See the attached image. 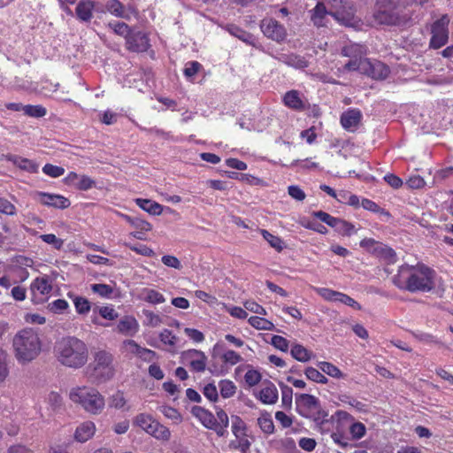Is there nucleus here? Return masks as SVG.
<instances>
[{
    "label": "nucleus",
    "mask_w": 453,
    "mask_h": 453,
    "mask_svg": "<svg viewBox=\"0 0 453 453\" xmlns=\"http://www.w3.org/2000/svg\"><path fill=\"white\" fill-rule=\"evenodd\" d=\"M39 196H41V203L47 206L63 210L68 208L71 204L66 197L60 195L41 192Z\"/></svg>",
    "instance_id": "13"
},
{
    "label": "nucleus",
    "mask_w": 453,
    "mask_h": 453,
    "mask_svg": "<svg viewBox=\"0 0 453 453\" xmlns=\"http://www.w3.org/2000/svg\"><path fill=\"white\" fill-rule=\"evenodd\" d=\"M362 114L357 109H349L341 115V124L347 130L356 129L361 122Z\"/></svg>",
    "instance_id": "14"
},
{
    "label": "nucleus",
    "mask_w": 453,
    "mask_h": 453,
    "mask_svg": "<svg viewBox=\"0 0 453 453\" xmlns=\"http://www.w3.org/2000/svg\"><path fill=\"white\" fill-rule=\"evenodd\" d=\"M58 360L65 366L80 368L83 366L88 357L86 344L76 337L62 338L55 347Z\"/></svg>",
    "instance_id": "3"
},
{
    "label": "nucleus",
    "mask_w": 453,
    "mask_h": 453,
    "mask_svg": "<svg viewBox=\"0 0 453 453\" xmlns=\"http://www.w3.org/2000/svg\"><path fill=\"white\" fill-rule=\"evenodd\" d=\"M284 63L289 66L303 69L308 66V61L301 56L291 54L286 56Z\"/></svg>",
    "instance_id": "30"
},
{
    "label": "nucleus",
    "mask_w": 453,
    "mask_h": 453,
    "mask_svg": "<svg viewBox=\"0 0 453 453\" xmlns=\"http://www.w3.org/2000/svg\"><path fill=\"white\" fill-rule=\"evenodd\" d=\"M23 111L26 115L41 118L46 115V109L42 105H25Z\"/></svg>",
    "instance_id": "41"
},
{
    "label": "nucleus",
    "mask_w": 453,
    "mask_h": 453,
    "mask_svg": "<svg viewBox=\"0 0 453 453\" xmlns=\"http://www.w3.org/2000/svg\"><path fill=\"white\" fill-rule=\"evenodd\" d=\"M259 399L265 404L275 403L278 400V390L276 387L273 383L269 382L266 387L260 390Z\"/></svg>",
    "instance_id": "18"
},
{
    "label": "nucleus",
    "mask_w": 453,
    "mask_h": 453,
    "mask_svg": "<svg viewBox=\"0 0 453 453\" xmlns=\"http://www.w3.org/2000/svg\"><path fill=\"white\" fill-rule=\"evenodd\" d=\"M280 387L281 389V400L282 403L285 406H290L292 403V396H293V390L290 387L285 385L282 382H280Z\"/></svg>",
    "instance_id": "47"
},
{
    "label": "nucleus",
    "mask_w": 453,
    "mask_h": 453,
    "mask_svg": "<svg viewBox=\"0 0 453 453\" xmlns=\"http://www.w3.org/2000/svg\"><path fill=\"white\" fill-rule=\"evenodd\" d=\"M284 103L287 106L293 109H300L303 107V103L296 90H291L286 93L284 96Z\"/></svg>",
    "instance_id": "32"
},
{
    "label": "nucleus",
    "mask_w": 453,
    "mask_h": 453,
    "mask_svg": "<svg viewBox=\"0 0 453 453\" xmlns=\"http://www.w3.org/2000/svg\"><path fill=\"white\" fill-rule=\"evenodd\" d=\"M340 3V8L335 11H329L330 16L334 17L340 23L349 26L354 19L355 9L350 3H343L342 0Z\"/></svg>",
    "instance_id": "11"
},
{
    "label": "nucleus",
    "mask_w": 453,
    "mask_h": 453,
    "mask_svg": "<svg viewBox=\"0 0 453 453\" xmlns=\"http://www.w3.org/2000/svg\"><path fill=\"white\" fill-rule=\"evenodd\" d=\"M261 234L264 239L270 244V246L275 249L278 252H280L285 248L283 241L276 235L272 234L267 230H261Z\"/></svg>",
    "instance_id": "29"
},
{
    "label": "nucleus",
    "mask_w": 453,
    "mask_h": 453,
    "mask_svg": "<svg viewBox=\"0 0 453 453\" xmlns=\"http://www.w3.org/2000/svg\"><path fill=\"white\" fill-rule=\"evenodd\" d=\"M145 301L156 304V303H162L165 300L164 296L162 294H160L159 292H157L154 289H149L147 291V296L145 297Z\"/></svg>",
    "instance_id": "55"
},
{
    "label": "nucleus",
    "mask_w": 453,
    "mask_h": 453,
    "mask_svg": "<svg viewBox=\"0 0 453 453\" xmlns=\"http://www.w3.org/2000/svg\"><path fill=\"white\" fill-rule=\"evenodd\" d=\"M41 239L46 243L52 244L57 250H60L64 244V241L53 234H42Z\"/></svg>",
    "instance_id": "52"
},
{
    "label": "nucleus",
    "mask_w": 453,
    "mask_h": 453,
    "mask_svg": "<svg viewBox=\"0 0 453 453\" xmlns=\"http://www.w3.org/2000/svg\"><path fill=\"white\" fill-rule=\"evenodd\" d=\"M318 366L323 372L331 377L337 379L343 377V373L334 365L329 362H319Z\"/></svg>",
    "instance_id": "33"
},
{
    "label": "nucleus",
    "mask_w": 453,
    "mask_h": 453,
    "mask_svg": "<svg viewBox=\"0 0 453 453\" xmlns=\"http://www.w3.org/2000/svg\"><path fill=\"white\" fill-rule=\"evenodd\" d=\"M249 323L253 327L261 330H273L274 327V325L271 321L257 316L250 317L249 319Z\"/></svg>",
    "instance_id": "34"
},
{
    "label": "nucleus",
    "mask_w": 453,
    "mask_h": 453,
    "mask_svg": "<svg viewBox=\"0 0 453 453\" xmlns=\"http://www.w3.org/2000/svg\"><path fill=\"white\" fill-rule=\"evenodd\" d=\"M257 424L260 426L261 430L265 434H272L274 430V425L273 419L270 415L267 413L262 414V416L257 419Z\"/></svg>",
    "instance_id": "37"
},
{
    "label": "nucleus",
    "mask_w": 453,
    "mask_h": 453,
    "mask_svg": "<svg viewBox=\"0 0 453 453\" xmlns=\"http://www.w3.org/2000/svg\"><path fill=\"white\" fill-rule=\"evenodd\" d=\"M138 322L132 316L123 317L117 326L118 331L126 335H134L138 331Z\"/></svg>",
    "instance_id": "16"
},
{
    "label": "nucleus",
    "mask_w": 453,
    "mask_h": 453,
    "mask_svg": "<svg viewBox=\"0 0 453 453\" xmlns=\"http://www.w3.org/2000/svg\"><path fill=\"white\" fill-rule=\"evenodd\" d=\"M335 231H337L342 235L349 236L352 234V233L354 231V225L349 221L342 219L339 226L337 227V229Z\"/></svg>",
    "instance_id": "59"
},
{
    "label": "nucleus",
    "mask_w": 453,
    "mask_h": 453,
    "mask_svg": "<svg viewBox=\"0 0 453 453\" xmlns=\"http://www.w3.org/2000/svg\"><path fill=\"white\" fill-rule=\"evenodd\" d=\"M135 203L141 209L151 215H160L163 211L161 204L149 199L137 198Z\"/></svg>",
    "instance_id": "23"
},
{
    "label": "nucleus",
    "mask_w": 453,
    "mask_h": 453,
    "mask_svg": "<svg viewBox=\"0 0 453 453\" xmlns=\"http://www.w3.org/2000/svg\"><path fill=\"white\" fill-rule=\"evenodd\" d=\"M363 65L365 66L366 69V71H365L364 73L375 80L386 79L390 72L389 68L380 61L372 63L368 59H366V62H365Z\"/></svg>",
    "instance_id": "12"
},
{
    "label": "nucleus",
    "mask_w": 453,
    "mask_h": 453,
    "mask_svg": "<svg viewBox=\"0 0 453 453\" xmlns=\"http://www.w3.org/2000/svg\"><path fill=\"white\" fill-rule=\"evenodd\" d=\"M229 447L234 449H239L242 453H247L250 447V441L245 436H241L239 439H235L229 443Z\"/></svg>",
    "instance_id": "39"
},
{
    "label": "nucleus",
    "mask_w": 453,
    "mask_h": 453,
    "mask_svg": "<svg viewBox=\"0 0 453 453\" xmlns=\"http://www.w3.org/2000/svg\"><path fill=\"white\" fill-rule=\"evenodd\" d=\"M123 345L127 351L133 354H137L142 357L144 354L150 355L151 357H156V352L149 349L142 348L134 340H126L123 342Z\"/></svg>",
    "instance_id": "24"
},
{
    "label": "nucleus",
    "mask_w": 453,
    "mask_h": 453,
    "mask_svg": "<svg viewBox=\"0 0 453 453\" xmlns=\"http://www.w3.org/2000/svg\"><path fill=\"white\" fill-rule=\"evenodd\" d=\"M159 339L163 343L168 344L170 346H174L177 340L176 336L173 335L172 332L168 329H165L160 333Z\"/></svg>",
    "instance_id": "63"
},
{
    "label": "nucleus",
    "mask_w": 453,
    "mask_h": 453,
    "mask_svg": "<svg viewBox=\"0 0 453 453\" xmlns=\"http://www.w3.org/2000/svg\"><path fill=\"white\" fill-rule=\"evenodd\" d=\"M91 289L94 293L104 297L110 296L113 292V288L107 284H93Z\"/></svg>",
    "instance_id": "50"
},
{
    "label": "nucleus",
    "mask_w": 453,
    "mask_h": 453,
    "mask_svg": "<svg viewBox=\"0 0 453 453\" xmlns=\"http://www.w3.org/2000/svg\"><path fill=\"white\" fill-rule=\"evenodd\" d=\"M93 3L81 1L76 7V14L82 21H88L92 17Z\"/></svg>",
    "instance_id": "26"
},
{
    "label": "nucleus",
    "mask_w": 453,
    "mask_h": 453,
    "mask_svg": "<svg viewBox=\"0 0 453 453\" xmlns=\"http://www.w3.org/2000/svg\"><path fill=\"white\" fill-rule=\"evenodd\" d=\"M414 270V266L402 265L398 274L394 277L395 285L410 292L432 290L434 288V270L424 265H418L417 272Z\"/></svg>",
    "instance_id": "1"
},
{
    "label": "nucleus",
    "mask_w": 453,
    "mask_h": 453,
    "mask_svg": "<svg viewBox=\"0 0 453 453\" xmlns=\"http://www.w3.org/2000/svg\"><path fill=\"white\" fill-rule=\"evenodd\" d=\"M296 405L305 411H311L319 408V400L310 394H300L296 395Z\"/></svg>",
    "instance_id": "17"
},
{
    "label": "nucleus",
    "mask_w": 453,
    "mask_h": 453,
    "mask_svg": "<svg viewBox=\"0 0 453 453\" xmlns=\"http://www.w3.org/2000/svg\"><path fill=\"white\" fill-rule=\"evenodd\" d=\"M365 62H366V59H351L345 64L344 69L348 71H359L364 73V72L366 71L365 66L363 65Z\"/></svg>",
    "instance_id": "45"
},
{
    "label": "nucleus",
    "mask_w": 453,
    "mask_h": 453,
    "mask_svg": "<svg viewBox=\"0 0 453 453\" xmlns=\"http://www.w3.org/2000/svg\"><path fill=\"white\" fill-rule=\"evenodd\" d=\"M5 157L8 161L13 162L14 165L22 170H26L30 173H36L38 170V165L27 158H21L11 154L6 155Z\"/></svg>",
    "instance_id": "21"
},
{
    "label": "nucleus",
    "mask_w": 453,
    "mask_h": 453,
    "mask_svg": "<svg viewBox=\"0 0 453 453\" xmlns=\"http://www.w3.org/2000/svg\"><path fill=\"white\" fill-rule=\"evenodd\" d=\"M362 206L364 209L367 210V211H373V212H378V213H380V214H383L387 217H390V213L387 211H385L384 209L380 208L376 203H374L373 201L372 200H369V199H363L362 200Z\"/></svg>",
    "instance_id": "43"
},
{
    "label": "nucleus",
    "mask_w": 453,
    "mask_h": 453,
    "mask_svg": "<svg viewBox=\"0 0 453 453\" xmlns=\"http://www.w3.org/2000/svg\"><path fill=\"white\" fill-rule=\"evenodd\" d=\"M73 302L76 311L79 314H87L90 311L91 305L87 298L81 296H75Z\"/></svg>",
    "instance_id": "40"
},
{
    "label": "nucleus",
    "mask_w": 453,
    "mask_h": 453,
    "mask_svg": "<svg viewBox=\"0 0 453 453\" xmlns=\"http://www.w3.org/2000/svg\"><path fill=\"white\" fill-rule=\"evenodd\" d=\"M7 353L0 350V382H3L8 376V368L6 364Z\"/></svg>",
    "instance_id": "56"
},
{
    "label": "nucleus",
    "mask_w": 453,
    "mask_h": 453,
    "mask_svg": "<svg viewBox=\"0 0 453 453\" xmlns=\"http://www.w3.org/2000/svg\"><path fill=\"white\" fill-rule=\"evenodd\" d=\"M68 303L64 299H58L49 304L50 310L55 313L62 312L68 308Z\"/></svg>",
    "instance_id": "61"
},
{
    "label": "nucleus",
    "mask_w": 453,
    "mask_h": 453,
    "mask_svg": "<svg viewBox=\"0 0 453 453\" xmlns=\"http://www.w3.org/2000/svg\"><path fill=\"white\" fill-rule=\"evenodd\" d=\"M127 404L124 394L121 391H117L112 395L109 401V406L115 409H123Z\"/></svg>",
    "instance_id": "42"
},
{
    "label": "nucleus",
    "mask_w": 453,
    "mask_h": 453,
    "mask_svg": "<svg viewBox=\"0 0 453 453\" xmlns=\"http://www.w3.org/2000/svg\"><path fill=\"white\" fill-rule=\"evenodd\" d=\"M161 260L162 263L168 267H172L177 270H180L182 267L180 261L174 256L165 255L162 257Z\"/></svg>",
    "instance_id": "58"
},
{
    "label": "nucleus",
    "mask_w": 453,
    "mask_h": 453,
    "mask_svg": "<svg viewBox=\"0 0 453 453\" xmlns=\"http://www.w3.org/2000/svg\"><path fill=\"white\" fill-rule=\"evenodd\" d=\"M304 374L309 380L318 383L326 384L328 381L325 375L313 367H307L304 371Z\"/></svg>",
    "instance_id": "38"
},
{
    "label": "nucleus",
    "mask_w": 453,
    "mask_h": 453,
    "mask_svg": "<svg viewBox=\"0 0 453 453\" xmlns=\"http://www.w3.org/2000/svg\"><path fill=\"white\" fill-rule=\"evenodd\" d=\"M271 344L283 352L288 349V341L280 335H273L271 339Z\"/></svg>",
    "instance_id": "51"
},
{
    "label": "nucleus",
    "mask_w": 453,
    "mask_h": 453,
    "mask_svg": "<svg viewBox=\"0 0 453 453\" xmlns=\"http://www.w3.org/2000/svg\"><path fill=\"white\" fill-rule=\"evenodd\" d=\"M216 416L211 411L201 406H193L191 413L197 418L200 422L208 429L213 430L218 436L222 437L226 434V427L229 425L227 414L222 409L216 407Z\"/></svg>",
    "instance_id": "7"
},
{
    "label": "nucleus",
    "mask_w": 453,
    "mask_h": 453,
    "mask_svg": "<svg viewBox=\"0 0 453 453\" xmlns=\"http://www.w3.org/2000/svg\"><path fill=\"white\" fill-rule=\"evenodd\" d=\"M349 430L354 439H361L365 434V426L360 422L353 423Z\"/></svg>",
    "instance_id": "57"
},
{
    "label": "nucleus",
    "mask_w": 453,
    "mask_h": 453,
    "mask_svg": "<svg viewBox=\"0 0 453 453\" xmlns=\"http://www.w3.org/2000/svg\"><path fill=\"white\" fill-rule=\"evenodd\" d=\"M371 253L380 258L385 259L388 263H394L396 257L393 249L380 242L377 243L376 247L371 250Z\"/></svg>",
    "instance_id": "19"
},
{
    "label": "nucleus",
    "mask_w": 453,
    "mask_h": 453,
    "mask_svg": "<svg viewBox=\"0 0 453 453\" xmlns=\"http://www.w3.org/2000/svg\"><path fill=\"white\" fill-rule=\"evenodd\" d=\"M288 191V195L297 201H303L306 197L305 193L298 186H289Z\"/></svg>",
    "instance_id": "64"
},
{
    "label": "nucleus",
    "mask_w": 453,
    "mask_h": 453,
    "mask_svg": "<svg viewBox=\"0 0 453 453\" xmlns=\"http://www.w3.org/2000/svg\"><path fill=\"white\" fill-rule=\"evenodd\" d=\"M105 8L108 12L111 13L118 16V17H123V5L118 0H110L105 5Z\"/></svg>",
    "instance_id": "46"
},
{
    "label": "nucleus",
    "mask_w": 453,
    "mask_h": 453,
    "mask_svg": "<svg viewBox=\"0 0 453 453\" xmlns=\"http://www.w3.org/2000/svg\"><path fill=\"white\" fill-rule=\"evenodd\" d=\"M433 36L430 41V46L434 49H439L448 42V30L432 29Z\"/></svg>",
    "instance_id": "28"
},
{
    "label": "nucleus",
    "mask_w": 453,
    "mask_h": 453,
    "mask_svg": "<svg viewBox=\"0 0 453 453\" xmlns=\"http://www.w3.org/2000/svg\"><path fill=\"white\" fill-rule=\"evenodd\" d=\"M187 356L197 357V359L192 360L190 362V366L194 371L203 372L205 370L207 357L203 351L197 349H189L187 351Z\"/></svg>",
    "instance_id": "20"
},
{
    "label": "nucleus",
    "mask_w": 453,
    "mask_h": 453,
    "mask_svg": "<svg viewBox=\"0 0 453 453\" xmlns=\"http://www.w3.org/2000/svg\"><path fill=\"white\" fill-rule=\"evenodd\" d=\"M42 171L45 174L54 178L59 177L65 173V169L63 167L51 164H46L43 166Z\"/></svg>",
    "instance_id": "49"
},
{
    "label": "nucleus",
    "mask_w": 453,
    "mask_h": 453,
    "mask_svg": "<svg viewBox=\"0 0 453 453\" xmlns=\"http://www.w3.org/2000/svg\"><path fill=\"white\" fill-rule=\"evenodd\" d=\"M311 20L317 27L325 26L323 19L326 15H330L323 3H318L312 11Z\"/></svg>",
    "instance_id": "25"
},
{
    "label": "nucleus",
    "mask_w": 453,
    "mask_h": 453,
    "mask_svg": "<svg viewBox=\"0 0 453 453\" xmlns=\"http://www.w3.org/2000/svg\"><path fill=\"white\" fill-rule=\"evenodd\" d=\"M408 0H376L372 15L375 25L404 26L411 19Z\"/></svg>",
    "instance_id": "2"
},
{
    "label": "nucleus",
    "mask_w": 453,
    "mask_h": 453,
    "mask_svg": "<svg viewBox=\"0 0 453 453\" xmlns=\"http://www.w3.org/2000/svg\"><path fill=\"white\" fill-rule=\"evenodd\" d=\"M70 399L93 415L100 414L105 405L104 396L94 388L78 387L73 388L70 392Z\"/></svg>",
    "instance_id": "6"
},
{
    "label": "nucleus",
    "mask_w": 453,
    "mask_h": 453,
    "mask_svg": "<svg viewBox=\"0 0 453 453\" xmlns=\"http://www.w3.org/2000/svg\"><path fill=\"white\" fill-rule=\"evenodd\" d=\"M127 50L134 52H144L150 47L148 36L141 31H131L126 35Z\"/></svg>",
    "instance_id": "10"
},
{
    "label": "nucleus",
    "mask_w": 453,
    "mask_h": 453,
    "mask_svg": "<svg viewBox=\"0 0 453 453\" xmlns=\"http://www.w3.org/2000/svg\"><path fill=\"white\" fill-rule=\"evenodd\" d=\"M17 360L27 364L35 359L41 352L42 344L38 334L31 329L19 331L12 340Z\"/></svg>",
    "instance_id": "4"
},
{
    "label": "nucleus",
    "mask_w": 453,
    "mask_h": 453,
    "mask_svg": "<svg viewBox=\"0 0 453 453\" xmlns=\"http://www.w3.org/2000/svg\"><path fill=\"white\" fill-rule=\"evenodd\" d=\"M159 411L166 418L173 420L177 424L182 421L180 413L175 408L167 405H162L159 407Z\"/></svg>",
    "instance_id": "36"
},
{
    "label": "nucleus",
    "mask_w": 453,
    "mask_h": 453,
    "mask_svg": "<svg viewBox=\"0 0 453 453\" xmlns=\"http://www.w3.org/2000/svg\"><path fill=\"white\" fill-rule=\"evenodd\" d=\"M86 372L88 378L93 382L101 383L110 380L115 374L112 355L105 350L96 351Z\"/></svg>",
    "instance_id": "5"
},
{
    "label": "nucleus",
    "mask_w": 453,
    "mask_h": 453,
    "mask_svg": "<svg viewBox=\"0 0 453 453\" xmlns=\"http://www.w3.org/2000/svg\"><path fill=\"white\" fill-rule=\"evenodd\" d=\"M203 394L211 402L215 403L219 399L218 389H217V387L213 383H209L206 386H204V388L203 389Z\"/></svg>",
    "instance_id": "48"
},
{
    "label": "nucleus",
    "mask_w": 453,
    "mask_h": 453,
    "mask_svg": "<svg viewBox=\"0 0 453 453\" xmlns=\"http://www.w3.org/2000/svg\"><path fill=\"white\" fill-rule=\"evenodd\" d=\"M220 395L223 398H229L235 394L236 387L227 380H222L219 382Z\"/></svg>",
    "instance_id": "35"
},
{
    "label": "nucleus",
    "mask_w": 453,
    "mask_h": 453,
    "mask_svg": "<svg viewBox=\"0 0 453 453\" xmlns=\"http://www.w3.org/2000/svg\"><path fill=\"white\" fill-rule=\"evenodd\" d=\"M134 425L141 427L156 439L168 441L171 437L170 430L149 414L141 413L137 415L134 419Z\"/></svg>",
    "instance_id": "8"
},
{
    "label": "nucleus",
    "mask_w": 453,
    "mask_h": 453,
    "mask_svg": "<svg viewBox=\"0 0 453 453\" xmlns=\"http://www.w3.org/2000/svg\"><path fill=\"white\" fill-rule=\"evenodd\" d=\"M222 357L224 362L228 363L232 365L241 362L242 359V357L234 350H227L226 352L224 353Z\"/></svg>",
    "instance_id": "62"
},
{
    "label": "nucleus",
    "mask_w": 453,
    "mask_h": 453,
    "mask_svg": "<svg viewBox=\"0 0 453 453\" xmlns=\"http://www.w3.org/2000/svg\"><path fill=\"white\" fill-rule=\"evenodd\" d=\"M96 426L92 421H85L77 426L74 439L79 442L88 441L95 434Z\"/></svg>",
    "instance_id": "15"
},
{
    "label": "nucleus",
    "mask_w": 453,
    "mask_h": 453,
    "mask_svg": "<svg viewBox=\"0 0 453 453\" xmlns=\"http://www.w3.org/2000/svg\"><path fill=\"white\" fill-rule=\"evenodd\" d=\"M52 289V286L47 276L36 278L31 284V290L39 291L42 295L49 294Z\"/></svg>",
    "instance_id": "27"
},
{
    "label": "nucleus",
    "mask_w": 453,
    "mask_h": 453,
    "mask_svg": "<svg viewBox=\"0 0 453 453\" xmlns=\"http://www.w3.org/2000/svg\"><path fill=\"white\" fill-rule=\"evenodd\" d=\"M246 383L250 387L257 385L261 380V374L256 370H249L244 376Z\"/></svg>",
    "instance_id": "54"
},
{
    "label": "nucleus",
    "mask_w": 453,
    "mask_h": 453,
    "mask_svg": "<svg viewBox=\"0 0 453 453\" xmlns=\"http://www.w3.org/2000/svg\"><path fill=\"white\" fill-rule=\"evenodd\" d=\"M96 185V181L87 175H80L79 181L76 182L75 188L79 190L86 191L92 188Z\"/></svg>",
    "instance_id": "44"
},
{
    "label": "nucleus",
    "mask_w": 453,
    "mask_h": 453,
    "mask_svg": "<svg viewBox=\"0 0 453 453\" xmlns=\"http://www.w3.org/2000/svg\"><path fill=\"white\" fill-rule=\"evenodd\" d=\"M291 356L297 361L302 363H306L310 361L313 354L310 350H308L306 348H304L303 345L295 343L290 350Z\"/></svg>",
    "instance_id": "22"
},
{
    "label": "nucleus",
    "mask_w": 453,
    "mask_h": 453,
    "mask_svg": "<svg viewBox=\"0 0 453 453\" xmlns=\"http://www.w3.org/2000/svg\"><path fill=\"white\" fill-rule=\"evenodd\" d=\"M0 212L7 215L16 214L15 206L4 198H0Z\"/></svg>",
    "instance_id": "60"
},
{
    "label": "nucleus",
    "mask_w": 453,
    "mask_h": 453,
    "mask_svg": "<svg viewBox=\"0 0 453 453\" xmlns=\"http://www.w3.org/2000/svg\"><path fill=\"white\" fill-rule=\"evenodd\" d=\"M260 27L264 35L273 41L281 42L287 36V31L285 27L276 19H263Z\"/></svg>",
    "instance_id": "9"
},
{
    "label": "nucleus",
    "mask_w": 453,
    "mask_h": 453,
    "mask_svg": "<svg viewBox=\"0 0 453 453\" xmlns=\"http://www.w3.org/2000/svg\"><path fill=\"white\" fill-rule=\"evenodd\" d=\"M232 432L235 438L239 439L241 436H245L246 425L243 420L238 416L231 417Z\"/></svg>",
    "instance_id": "31"
},
{
    "label": "nucleus",
    "mask_w": 453,
    "mask_h": 453,
    "mask_svg": "<svg viewBox=\"0 0 453 453\" xmlns=\"http://www.w3.org/2000/svg\"><path fill=\"white\" fill-rule=\"evenodd\" d=\"M316 290L324 299L327 301H338V297L341 295V292L331 290L326 288H316Z\"/></svg>",
    "instance_id": "53"
}]
</instances>
